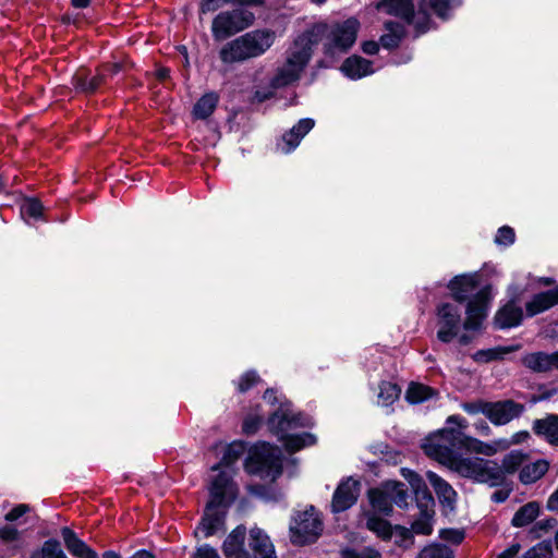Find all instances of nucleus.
I'll return each mask as SVG.
<instances>
[{"label":"nucleus","mask_w":558,"mask_h":558,"mask_svg":"<svg viewBox=\"0 0 558 558\" xmlns=\"http://www.w3.org/2000/svg\"><path fill=\"white\" fill-rule=\"evenodd\" d=\"M446 422L453 426L426 437L422 446L425 454L463 477L490 486L499 485L502 476L495 462L462 457L457 452V449L462 448L463 430L469 426L468 421L460 415H450Z\"/></svg>","instance_id":"obj_1"},{"label":"nucleus","mask_w":558,"mask_h":558,"mask_svg":"<svg viewBox=\"0 0 558 558\" xmlns=\"http://www.w3.org/2000/svg\"><path fill=\"white\" fill-rule=\"evenodd\" d=\"M238 495V488L226 472H221L213 481L210 486V500L206 507L205 515L199 525V532L205 536H211L223 525V513L220 506H229Z\"/></svg>","instance_id":"obj_2"},{"label":"nucleus","mask_w":558,"mask_h":558,"mask_svg":"<svg viewBox=\"0 0 558 558\" xmlns=\"http://www.w3.org/2000/svg\"><path fill=\"white\" fill-rule=\"evenodd\" d=\"M276 33L255 29L227 43L219 51L223 63L244 62L264 54L275 43Z\"/></svg>","instance_id":"obj_3"},{"label":"nucleus","mask_w":558,"mask_h":558,"mask_svg":"<svg viewBox=\"0 0 558 558\" xmlns=\"http://www.w3.org/2000/svg\"><path fill=\"white\" fill-rule=\"evenodd\" d=\"M315 40L308 36H300L293 47L289 50L286 62L277 69L270 86L274 89L289 86L299 81L301 73L310 61L312 49L311 46Z\"/></svg>","instance_id":"obj_4"},{"label":"nucleus","mask_w":558,"mask_h":558,"mask_svg":"<svg viewBox=\"0 0 558 558\" xmlns=\"http://www.w3.org/2000/svg\"><path fill=\"white\" fill-rule=\"evenodd\" d=\"M304 417L301 414L291 411L278 410L268 420L270 430L280 437L284 448L289 452H295L305 446L314 444V437L311 434L286 435L284 433L298 426H305Z\"/></svg>","instance_id":"obj_5"},{"label":"nucleus","mask_w":558,"mask_h":558,"mask_svg":"<svg viewBox=\"0 0 558 558\" xmlns=\"http://www.w3.org/2000/svg\"><path fill=\"white\" fill-rule=\"evenodd\" d=\"M245 470L250 474L275 481L281 474L280 449L268 442L257 444L250 452Z\"/></svg>","instance_id":"obj_6"},{"label":"nucleus","mask_w":558,"mask_h":558,"mask_svg":"<svg viewBox=\"0 0 558 558\" xmlns=\"http://www.w3.org/2000/svg\"><path fill=\"white\" fill-rule=\"evenodd\" d=\"M359 26L360 23L355 19H349L332 26L317 24L303 36L312 39L313 36L325 35V46L329 52L347 51L356 40Z\"/></svg>","instance_id":"obj_7"},{"label":"nucleus","mask_w":558,"mask_h":558,"mask_svg":"<svg viewBox=\"0 0 558 558\" xmlns=\"http://www.w3.org/2000/svg\"><path fill=\"white\" fill-rule=\"evenodd\" d=\"M323 531V522L316 509L311 506L298 511L290 523L291 542L305 545L315 542Z\"/></svg>","instance_id":"obj_8"},{"label":"nucleus","mask_w":558,"mask_h":558,"mask_svg":"<svg viewBox=\"0 0 558 558\" xmlns=\"http://www.w3.org/2000/svg\"><path fill=\"white\" fill-rule=\"evenodd\" d=\"M378 9L390 15L402 19L418 33H425L432 22L428 10L422 9L420 4L415 10L413 0H383L378 4Z\"/></svg>","instance_id":"obj_9"},{"label":"nucleus","mask_w":558,"mask_h":558,"mask_svg":"<svg viewBox=\"0 0 558 558\" xmlns=\"http://www.w3.org/2000/svg\"><path fill=\"white\" fill-rule=\"evenodd\" d=\"M254 22V14L245 10H233L219 13L211 24L215 40L221 41L247 28Z\"/></svg>","instance_id":"obj_10"},{"label":"nucleus","mask_w":558,"mask_h":558,"mask_svg":"<svg viewBox=\"0 0 558 558\" xmlns=\"http://www.w3.org/2000/svg\"><path fill=\"white\" fill-rule=\"evenodd\" d=\"M461 310L451 303H442L436 310L437 338L444 343L451 342L461 328Z\"/></svg>","instance_id":"obj_11"},{"label":"nucleus","mask_w":558,"mask_h":558,"mask_svg":"<svg viewBox=\"0 0 558 558\" xmlns=\"http://www.w3.org/2000/svg\"><path fill=\"white\" fill-rule=\"evenodd\" d=\"M490 290L485 287L477 291L466 306V318L463 323L465 330H478L487 316Z\"/></svg>","instance_id":"obj_12"},{"label":"nucleus","mask_w":558,"mask_h":558,"mask_svg":"<svg viewBox=\"0 0 558 558\" xmlns=\"http://www.w3.org/2000/svg\"><path fill=\"white\" fill-rule=\"evenodd\" d=\"M525 407L522 403L515 402L511 399L490 402L486 411V417L496 426H501L519 418Z\"/></svg>","instance_id":"obj_13"},{"label":"nucleus","mask_w":558,"mask_h":558,"mask_svg":"<svg viewBox=\"0 0 558 558\" xmlns=\"http://www.w3.org/2000/svg\"><path fill=\"white\" fill-rule=\"evenodd\" d=\"M359 495L360 482L352 477H347L340 482L333 493L331 510L333 512L345 511L356 502Z\"/></svg>","instance_id":"obj_14"},{"label":"nucleus","mask_w":558,"mask_h":558,"mask_svg":"<svg viewBox=\"0 0 558 558\" xmlns=\"http://www.w3.org/2000/svg\"><path fill=\"white\" fill-rule=\"evenodd\" d=\"M418 515L412 523V532L421 535H429L433 532V522L435 515V500L433 496H427L424 500L417 502Z\"/></svg>","instance_id":"obj_15"},{"label":"nucleus","mask_w":558,"mask_h":558,"mask_svg":"<svg viewBox=\"0 0 558 558\" xmlns=\"http://www.w3.org/2000/svg\"><path fill=\"white\" fill-rule=\"evenodd\" d=\"M248 548L250 558H277L268 535L258 527L250 531Z\"/></svg>","instance_id":"obj_16"},{"label":"nucleus","mask_w":558,"mask_h":558,"mask_svg":"<svg viewBox=\"0 0 558 558\" xmlns=\"http://www.w3.org/2000/svg\"><path fill=\"white\" fill-rule=\"evenodd\" d=\"M480 284L477 274L462 275L454 277L448 284L449 290L456 301L462 303L472 295Z\"/></svg>","instance_id":"obj_17"},{"label":"nucleus","mask_w":558,"mask_h":558,"mask_svg":"<svg viewBox=\"0 0 558 558\" xmlns=\"http://www.w3.org/2000/svg\"><path fill=\"white\" fill-rule=\"evenodd\" d=\"M245 534L246 529L238 526L228 535L222 547L226 558H250L244 547Z\"/></svg>","instance_id":"obj_18"},{"label":"nucleus","mask_w":558,"mask_h":558,"mask_svg":"<svg viewBox=\"0 0 558 558\" xmlns=\"http://www.w3.org/2000/svg\"><path fill=\"white\" fill-rule=\"evenodd\" d=\"M61 535L68 551L75 558H98L97 553L69 527L61 530Z\"/></svg>","instance_id":"obj_19"},{"label":"nucleus","mask_w":558,"mask_h":558,"mask_svg":"<svg viewBox=\"0 0 558 558\" xmlns=\"http://www.w3.org/2000/svg\"><path fill=\"white\" fill-rule=\"evenodd\" d=\"M535 435L544 438L549 445L558 447V414H547L533 422Z\"/></svg>","instance_id":"obj_20"},{"label":"nucleus","mask_w":558,"mask_h":558,"mask_svg":"<svg viewBox=\"0 0 558 558\" xmlns=\"http://www.w3.org/2000/svg\"><path fill=\"white\" fill-rule=\"evenodd\" d=\"M314 120L302 119L289 132L282 136L283 146L281 150L284 154L292 151L301 142V140L314 128Z\"/></svg>","instance_id":"obj_21"},{"label":"nucleus","mask_w":558,"mask_h":558,"mask_svg":"<svg viewBox=\"0 0 558 558\" xmlns=\"http://www.w3.org/2000/svg\"><path fill=\"white\" fill-rule=\"evenodd\" d=\"M558 304V286L545 292L535 294L530 302L526 303L525 310L529 316L543 313Z\"/></svg>","instance_id":"obj_22"},{"label":"nucleus","mask_w":558,"mask_h":558,"mask_svg":"<svg viewBox=\"0 0 558 558\" xmlns=\"http://www.w3.org/2000/svg\"><path fill=\"white\" fill-rule=\"evenodd\" d=\"M522 317V308L514 302H509L496 313L494 320L498 328L505 329L520 325Z\"/></svg>","instance_id":"obj_23"},{"label":"nucleus","mask_w":558,"mask_h":558,"mask_svg":"<svg viewBox=\"0 0 558 558\" xmlns=\"http://www.w3.org/2000/svg\"><path fill=\"white\" fill-rule=\"evenodd\" d=\"M426 477L434 488L439 501L452 508L456 502L457 493L452 486L433 471L426 472Z\"/></svg>","instance_id":"obj_24"},{"label":"nucleus","mask_w":558,"mask_h":558,"mask_svg":"<svg viewBox=\"0 0 558 558\" xmlns=\"http://www.w3.org/2000/svg\"><path fill=\"white\" fill-rule=\"evenodd\" d=\"M549 469V462L538 459L533 462H525L519 472V480L522 484L529 485L541 480Z\"/></svg>","instance_id":"obj_25"},{"label":"nucleus","mask_w":558,"mask_h":558,"mask_svg":"<svg viewBox=\"0 0 558 558\" xmlns=\"http://www.w3.org/2000/svg\"><path fill=\"white\" fill-rule=\"evenodd\" d=\"M341 71L347 76L356 80L373 73V68L371 61L360 56H352L344 60Z\"/></svg>","instance_id":"obj_26"},{"label":"nucleus","mask_w":558,"mask_h":558,"mask_svg":"<svg viewBox=\"0 0 558 558\" xmlns=\"http://www.w3.org/2000/svg\"><path fill=\"white\" fill-rule=\"evenodd\" d=\"M462 448L472 453L483 454L486 457H492L498 452H501V448L497 446V439L493 440L492 442H484L477 438L468 436L464 432Z\"/></svg>","instance_id":"obj_27"},{"label":"nucleus","mask_w":558,"mask_h":558,"mask_svg":"<svg viewBox=\"0 0 558 558\" xmlns=\"http://www.w3.org/2000/svg\"><path fill=\"white\" fill-rule=\"evenodd\" d=\"M422 9L428 10V13L434 12L440 19H448L451 11L460 7L462 0H420Z\"/></svg>","instance_id":"obj_28"},{"label":"nucleus","mask_w":558,"mask_h":558,"mask_svg":"<svg viewBox=\"0 0 558 558\" xmlns=\"http://www.w3.org/2000/svg\"><path fill=\"white\" fill-rule=\"evenodd\" d=\"M529 456L521 450H512L507 453L501 461V465L496 466L501 472V476L504 477V473L514 474L515 472H520L521 468L527 461ZM504 478L501 480V482Z\"/></svg>","instance_id":"obj_29"},{"label":"nucleus","mask_w":558,"mask_h":558,"mask_svg":"<svg viewBox=\"0 0 558 558\" xmlns=\"http://www.w3.org/2000/svg\"><path fill=\"white\" fill-rule=\"evenodd\" d=\"M539 511V504L537 501H530L519 508L511 520V524L515 527L526 526L538 517Z\"/></svg>","instance_id":"obj_30"},{"label":"nucleus","mask_w":558,"mask_h":558,"mask_svg":"<svg viewBox=\"0 0 558 558\" xmlns=\"http://www.w3.org/2000/svg\"><path fill=\"white\" fill-rule=\"evenodd\" d=\"M106 74L98 73L97 75L88 78L86 71L77 72L73 77V84L80 92L90 94L97 90V88L105 82Z\"/></svg>","instance_id":"obj_31"},{"label":"nucleus","mask_w":558,"mask_h":558,"mask_svg":"<svg viewBox=\"0 0 558 558\" xmlns=\"http://www.w3.org/2000/svg\"><path fill=\"white\" fill-rule=\"evenodd\" d=\"M386 33L380 37V44L388 49L396 48L405 35L402 24L393 21L385 23Z\"/></svg>","instance_id":"obj_32"},{"label":"nucleus","mask_w":558,"mask_h":558,"mask_svg":"<svg viewBox=\"0 0 558 558\" xmlns=\"http://www.w3.org/2000/svg\"><path fill=\"white\" fill-rule=\"evenodd\" d=\"M219 97L215 93L205 94L194 106L193 114L196 119H207L215 111Z\"/></svg>","instance_id":"obj_33"},{"label":"nucleus","mask_w":558,"mask_h":558,"mask_svg":"<svg viewBox=\"0 0 558 558\" xmlns=\"http://www.w3.org/2000/svg\"><path fill=\"white\" fill-rule=\"evenodd\" d=\"M522 364L536 373L550 372L549 353L546 352H534L526 354L522 359Z\"/></svg>","instance_id":"obj_34"},{"label":"nucleus","mask_w":558,"mask_h":558,"mask_svg":"<svg viewBox=\"0 0 558 558\" xmlns=\"http://www.w3.org/2000/svg\"><path fill=\"white\" fill-rule=\"evenodd\" d=\"M403 477L409 482L416 496V502L424 500L425 497L432 496L428 492L424 480L414 471L409 469L401 470Z\"/></svg>","instance_id":"obj_35"},{"label":"nucleus","mask_w":558,"mask_h":558,"mask_svg":"<svg viewBox=\"0 0 558 558\" xmlns=\"http://www.w3.org/2000/svg\"><path fill=\"white\" fill-rule=\"evenodd\" d=\"M400 393L401 388L397 384L391 381H383L379 385L378 402L384 407L391 405L399 399Z\"/></svg>","instance_id":"obj_36"},{"label":"nucleus","mask_w":558,"mask_h":558,"mask_svg":"<svg viewBox=\"0 0 558 558\" xmlns=\"http://www.w3.org/2000/svg\"><path fill=\"white\" fill-rule=\"evenodd\" d=\"M433 388L423 384H411L407 390L405 398L410 403H421L434 396Z\"/></svg>","instance_id":"obj_37"},{"label":"nucleus","mask_w":558,"mask_h":558,"mask_svg":"<svg viewBox=\"0 0 558 558\" xmlns=\"http://www.w3.org/2000/svg\"><path fill=\"white\" fill-rule=\"evenodd\" d=\"M372 507L384 514H389L392 510L391 500L388 495L377 488L371 489L368 493Z\"/></svg>","instance_id":"obj_38"},{"label":"nucleus","mask_w":558,"mask_h":558,"mask_svg":"<svg viewBox=\"0 0 558 558\" xmlns=\"http://www.w3.org/2000/svg\"><path fill=\"white\" fill-rule=\"evenodd\" d=\"M262 381L256 371H247L238 378L235 386L240 393H245L262 384Z\"/></svg>","instance_id":"obj_39"},{"label":"nucleus","mask_w":558,"mask_h":558,"mask_svg":"<svg viewBox=\"0 0 558 558\" xmlns=\"http://www.w3.org/2000/svg\"><path fill=\"white\" fill-rule=\"evenodd\" d=\"M366 526L384 539L391 536V525L389 522L376 515H369L367 518Z\"/></svg>","instance_id":"obj_40"},{"label":"nucleus","mask_w":558,"mask_h":558,"mask_svg":"<svg viewBox=\"0 0 558 558\" xmlns=\"http://www.w3.org/2000/svg\"><path fill=\"white\" fill-rule=\"evenodd\" d=\"M44 206L36 198H26L21 205V215L25 219H39L43 216Z\"/></svg>","instance_id":"obj_41"},{"label":"nucleus","mask_w":558,"mask_h":558,"mask_svg":"<svg viewBox=\"0 0 558 558\" xmlns=\"http://www.w3.org/2000/svg\"><path fill=\"white\" fill-rule=\"evenodd\" d=\"M417 558H453V554L449 547L435 544L425 547Z\"/></svg>","instance_id":"obj_42"},{"label":"nucleus","mask_w":558,"mask_h":558,"mask_svg":"<svg viewBox=\"0 0 558 558\" xmlns=\"http://www.w3.org/2000/svg\"><path fill=\"white\" fill-rule=\"evenodd\" d=\"M513 350L511 347L481 350L474 354V360L477 362H490L502 357L507 353H511Z\"/></svg>","instance_id":"obj_43"},{"label":"nucleus","mask_w":558,"mask_h":558,"mask_svg":"<svg viewBox=\"0 0 558 558\" xmlns=\"http://www.w3.org/2000/svg\"><path fill=\"white\" fill-rule=\"evenodd\" d=\"M530 438V433L526 430H520L514 433L510 438L497 439V446L501 448V451L508 450L510 447L526 442Z\"/></svg>","instance_id":"obj_44"},{"label":"nucleus","mask_w":558,"mask_h":558,"mask_svg":"<svg viewBox=\"0 0 558 558\" xmlns=\"http://www.w3.org/2000/svg\"><path fill=\"white\" fill-rule=\"evenodd\" d=\"M341 558H381L380 554L373 548L352 549L345 548L341 551Z\"/></svg>","instance_id":"obj_45"},{"label":"nucleus","mask_w":558,"mask_h":558,"mask_svg":"<svg viewBox=\"0 0 558 558\" xmlns=\"http://www.w3.org/2000/svg\"><path fill=\"white\" fill-rule=\"evenodd\" d=\"M43 558H68L57 541L50 539L44 543L41 547Z\"/></svg>","instance_id":"obj_46"},{"label":"nucleus","mask_w":558,"mask_h":558,"mask_svg":"<svg viewBox=\"0 0 558 558\" xmlns=\"http://www.w3.org/2000/svg\"><path fill=\"white\" fill-rule=\"evenodd\" d=\"M515 240L514 230L511 227L504 226L498 229L495 242L499 245H511Z\"/></svg>","instance_id":"obj_47"},{"label":"nucleus","mask_w":558,"mask_h":558,"mask_svg":"<svg viewBox=\"0 0 558 558\" xmlns=\"http://www.w3.org/2000/svg\"><path fill=\"white\" fill-rule=\"evenodd\" d=\"M489 401L476 400L472 402L462 403L461 408L469 414L475 415L482 413L486 416Z\"/></svg>","instance_id":"obj_48"},{"label":"nucleus","mask_w":558,"mask_h":558,"mask_svg":"<svg viewBox=\"0 0 558 558\" xmlns=\"http://www.w3.org/2000/svg\"><path fill=\"white\" fill-rule=\"evenodd\" d=\"M20 537V532L11 525L0 527V539L4 543L16 542Z\"/></svg>","instance_id":"obj_49"},{"label":"nucleus","mask_w":558,"mask_h":558,"mask_svg":"<svg viewBox=\"0 0 558 558\" xmlns=\"http://www.w3.org/2000/svg\"><path fill=\"white\" fill-rule=\"evenodd\" d=\"M440 537L452 544H460L464 538V533L459 530H444L440 533Z\"/></svg>","instance_id":"obj_50"},{"label":"nucleus","mask_w":558,"mask_h":558,"mask_svg":"<svg viewBox=\"0 0 558 558\" xmlns=\"http://www.w3.org/2000/svg\"><path fill=\"white\" fill-rule=\"evenodd\" d=\"M260 418L257 417V416H247L244 422H243V425H242V429H243V433L247 434V435H252L254 433H256V430L258 429L259 425H260Z\"/></svg>","instance_id":"obj_51"},{"label":"nucleus","mask_w":558,"mask_h":558,"mask_svg":"<svg viewBox=\"0 0 558 558\" xmlns=\"http://www.w3.org/2000/svg\"><path fill=\"white\" fill-rule=\"evenodd\" d=\"M28 511L29 507L27 505H17L5 514V520L11 522L15 521Z\"/></svg>","instance_id":"obj_52"},{"label":"nucleus","mask_w":558,"mask_h":558,"mask_svg":"<svg viewBox=\"0 0 558 558\" xmlns=\"http://www.w3.org/2000/svg\"><path fill=\"white\" fill-rule=\"evenodd\" d=\"M242 452V447L240 445H231L222 458L223 463H231L233 460L238 459Z\"/></svg>","instance_id":"obj_53"},{"label":"nucleus","mask_w":558,"mask_h":558,"mask_svg":"<svg viewBox=\"0 0 558 558\" xmlns=\"http://www.w3.org/2000/svg\"><path fill=\"white\" fill-rule=\"evenodd\" d=\"M193 558H220V557L214 548H211L209 546H202L196 550Z\"/></svg>","instance_id":"obj_54"},{"label":"nucleus","mask_w":558,"mask_h":558,"mask_svg":"<svg viewBox=\"0 0 558 558\" xmlns=\"http://www.w3.org/2000/svg\"><path fill=\"white\" fill-rule=\"evenodd\" d=\"M474 428L482 436L488 437L492 435V428L484 420H480L478 422H476L474 424Z\"/></svg>","instance_id":"obj_55"},{"label":"nucleus","mask_w":558,"mask_h":558,"mask_svg":"<svg viewBox=\"0 0 558 558\" xmlns=\"http://www.w3.org/2000/svg\"><path fill=\"white\" fill-rule=\"evenodd\" d=\"M520 550L519 544L511 545L508 549L504 550L498 558H514Z\"/></svg>","instance_id":"obj_56"},{"label":"nucleus","mask_w":558,"mask_h":558,"mask_svg":"<svg viewBox=\"0 0 558 558\" xmlns=\"http://www.w3.org/2000/svg\"><path fill=\"white\" fill-rule=\"evenodd\" d=\"M366 54H376L379 50V46L376 41H366L362 47Z\"/></svg>","instance_id":"obj_57"},{"label":"nucleus","mask_w":558,"mask_h":558,"mask_svg":"<svg viewBox=\"0 0 558 558\" xmlns=\"http://www.w3.org/2000/svg\"><path fill=\"white\" fill-rule=\"evenodd\" d=\"M120 71V65L118 63L108 64L101 68L100 73L107 74H116Z\"/></svg>","instance_id":"obj_58"},{"label":"nucleus","mask_w":558,"mask_h":558,"mask_svg":"<svg viewBox=\"0 0 558 558\" xmlns=\"http://www.w3.org/2000/svg\"><path fill=\"white\" fill-rule=\"evenodd\" d=\"M554 522H551L550 520H546V521H539L535 524L533 531L535 530H542V531H548L549 529L554 527Z\"/></svg>","instance_id":"obj_59"},{"label":"nucleus","mask_w":558,"mask_h":558,"mask_svg":"<svg viewBox=\"0 0 558 558\" xmlns=\"http://www.w3.org/2000/svg\"><path fill=\"white\" fill-rule=\"evenodd\" d=\"M508 497V493L504 490H497L493 494L492 499L496 502H502Z\"/></svg>","instance_id":"obj_60"},{"label":"nucleus","mask_w":558,"mask_h":558,"mask_svg":"<svg viewBox=\"0 0 558 558\" xmlns=\"http://www.w3.org/2000/svg\"><path fill=\"white\" fill-rule=\"evenodd\" d=\"M274 95L272 92H263V90H256L255 93V98L258 100V101H264L268 98H270L271 96Z\"/></svg>","instance_id":"obj_61"},{"label":"nucleus","mask_w":558,"mask_h":558,"mask_svg":"<svg viewBox=\"0 0 558 558\" xmlns=\"http://www.w3.org/2000/svg\"><path fill=\"white\" fill-rule=\"evenodd\" d=\"M550 371H558V351L549 353Z\"/></svg>","instance_id":"obj_62"},{"label":"nucleus","mask_w":558,"mask_h":558,"mask_svg":"<svg viewBox=\"0 0 558 558\" xmlns=\"http://www.w3.org/2000/svg\"><path fill=\"white\" fill-rule=\"evenodd\" d=\"M131 558H155V556L147 550H138Z\"/></svg>","instance_id":"obj_63"},{"label":"nucleus","mask_w":558,"mask_h":558,"mask_svg":"<svg viewBox=\"0 0 558 558\" xmlns=\"http://www.w3.org/2000/svg\"><path fill=\"white\" fill-rule=\"evenodd\" d=\"M538 551H539V549L533 548L525 554L524 558H539Z\"/></svg>","instance_id":"obj_64"}]
</instances>
